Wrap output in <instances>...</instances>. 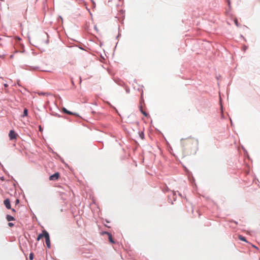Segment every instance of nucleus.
I'll return each mask as SVG.
<instances>
[{
    "mask_svg": "<svg viewBox=\"0 0 260 260\" xmlns=\"http://www.w3.org/2000/svg\"><path fill=\"white\" fill-rule=\"evenodd\" d=\"M198 140L193 138H187L181 140V144L184 151L188 152L198 146Z\"/></svg>",
    "mask_w": 260,
    "mask_h": 260,
    "instance_id": "nucleus-1",
    "label": "nucleus"
},
{
    "mask_svg": "<svg viewBox=\"0 0 260 260\" xmlns=\"http://www.w3.org/2000/svg\"><path fill=\"white\" fill-rule=\"evenodd\" d=\"M44 237L45 239L46 244L48 248H50L51 246V243L50 240L49 235L47 232H45V235H44Z\"/></svg>",
    "mask_w": 260,
    "mask_h": 260,
    "instance_id": "nucleus-2",
    "label": "nucleus"
},
{
    "mask_svg": "<svg viewBox=\"0 0 260 260\" xmlns=\"http://www.w3.org/2000/svg\"><path fill=\"white\" fill-rule=\"evenodd\" d=\"M9 137L11 140L14 139L16 140L18 137V135L15 132L14 130H11L9 133Z\"/></svg>",
    "mask_w": 260,
    "mask_h": 260,
    "instance_id": "nucleus-3",
    "label": "nucleus"
},
{
    "mask_svg": "<svg viewBox=\"0 0 260 260\" xmlns=\"http://www.w3.org/2000/svg\"><path fill=\"white\" fill-rule=\"evenodd\" d=\"M60 177V174L58 172H56L54 174L51 175L49 177V180L50 181H56Z\"/></svg>",
    "mask_w": 260,
    "mask_h": 260,
    "instance_id": "nucleus-4",
    "label": "nucleus"
},
{
    "mask_svg": "<svg viewBox=\"0 0 260 260\" xmlns=\"http://www.w3.org/2000/svg\"><path fill=\"white\" fill-rule=\"evenodd\" d=\"M4 204L7 209H11V204H10V201L9 200V199H6L4 201Z\"/></svg>",
    "mask_w": 260,
    "mask_h": 260,
    "instance_id": "nucleus-5",
    "label": "nucleus"
},
{
    "mask_svg": "<svg viewBox=\"0 0 260 260\" xmlns=\"http://www.w3.org/2000/svg\"><path fill=\"white\" fill-rule=\"evenodd\" d=\"M104 234H107L108 236L109 241L111 243H114L115 242L113 239L112 234L109 232H105Z\"/></svg>",
    "mask_w": 260,
    "mask_h": 260,
    "instance_id": "nucleus-6",
    "label": "nucleus"
},
{
    "mask_svg": "<svg viewBox=\"0 0 260 260\" xmlns=\"http://www.w3.org/2000/svg\"><path fill=\"white\" fill-rule=\"evenodd\" d=\"M45 232H47L45 230H43V232H42V234H40L38 235L37 238V240L38 241H39L40 239H41L42 238L44 237V235H45Z\"/></svg>",
    "mask_w": 260,
    "mask_h": 260,
    "instance_id": "nucleus-7",
    "label": "nucleus"
},
{
    "mask_svg": "<svg viewBox=\"0 0 260 260\" xmlns=\"http://www.w3.org/2000/svg\"><path fill=\"white\" fill-rule=\"evenodd\" d=\"M62 111L64 113H66V114H68L69 115H75L74 113H73V112L70 111H68V110H67L65 108H62Z\"/></svg>",
    "mask_w": 260,
    "mask_h": 260,
    "instance_id": "nucleus-8",
    "label": "nucleus"
},
{
    "mask_svg": "<svg viewBox=\"0 0 260 260\" xmlns=\"http://www.w3.org/2000/svg\"><path fill=\"white\" fill-rule=\"evenodd\" d=\"M6 219L8 221H13L15 220V218L13 216L9 215H7Z\"/></svg>",
    "mask_w": 260,
    "mask_h": 260,
    "instance_id": "nucleus-9",
    "label": "nucleus"
},
{
    "mask_svg": "<svg viewBox=\"0 0 260 260\" xmlns=\"http://www.w3.org/2000/svg\"><path fill=\"white\" fill-rule=\"evenodd\" d=\"M28 115V110L26 108H25L24 109L23 111V115H22L23 117L24 116H27Z\"/></svg>",
    "mask_w": 260,
    "mask_h": 260,
    "instance_id": "nucleus-10",
    "label": "nucleus"
},
{
    "mask_svg": "<svg viewBox=\"0 0 260 260\" xmlns=\"http://www.w3.org/2000/svg\"><path fill=\"white\" fill-rule=\"evenodd\" d=\"M238 238L239 239L241 240V241H245V242H246V240L245 239V238L244 237H243L241 235H239L238 236Z\"/></svg>",
    "mask_w": 260,
    "mask_h": 260,
    "instance_id": "nucleus-11",
    "label": "nucleus"
},
{
    "mask_svg": "<svg viewBox=\"0 0 260 260\" xmlns=\"http://www.w3.org/2000/svg\"><path fill=\"white\" fill-rule=\"evenodd\" d=\"M29 258L30 260H32L34 258V254L33 253H30L29 254Z\"/></svg>",
    "mask_w": 260,
    "mask_h": 260,
    "instance_id": "nucleus-12",
    "label": "nucleus"
},
{
    "mask_svg": "<svg viewBox=\"0 0 260 260\" xmlns=\"http://www.w3.org/2000/svg\"><path fill=\"white\" fill-rule=\"evenodd\" d=\"M234 22H235V24L236 25V26H237V27H239V23H238V20H237V19H235L234 20Z\"/></svg>",
    "mask_w": 260,
    "mask_h": 260,
    "instance_id": "nucleus-13",
    "label": "nucleus"
},
{
    "mask_svg": "<svg viewBox=\"0 0 260 260\" xmlns=\"http://www.w3.org/2000/svg\"><path fill=\"white\" fill-rule=\"evenodd\" d=\"M8 225H9V226L10 227H12V226H14V224H13V223H12V222H9V223H8Z\"/></svg>",
    "mask_w": 260,
    "mask_h": 260,
    "instance_id": "nucleus-14",
    "label": "nucleus"
},
{
    "mask_svg": "<svg viewBox=\"0 0 260 260\" xmlns=\"http://www.w3.org/2000/svg\"><path fill=\"white\" fill-rule=\"evenodd\" d=\"M19 203V200L18 199H17L16 200V204H18Z\"/></svg>",
    "mask_w": 260,
    "mask_h": 260,
    "instance_id": "nucleus-15",
    "label": "nucleus"
},
{
    "mask_svg": "<svg viewBox=\"0 0 260 260\" xmlns=\"http://www.w3.org/2000/svg\"><path fill=\"white\" fill-rule=\"evenodd\" d=\"M142 113L145 116H147V114L145 112L142 111Z\"/></svg>",
    "mask_w": 260,
    "mask_h": 260,
    "instance_id": "nucleus-16",
    "label": "nucleus"
},
{
    "mask_svg": "<svg viewBox=\"0 0 260 260\" xmlns=\"http://www.w3.org/2000/svg\"><path fill=\"white\" fill-rule=\"evenodd\" d=\"M8 84H6V83L4 84V86H5V87H8Z\"/></svg>",
    "mask_w": 260,
    "mask_h": 260,
    "instance_id": "nucleus-17",
    "label": "nucleus"
},
{
    "mask_svg": "<svg viewBox=\"0 0 260 260\" xmlns=\"http://www.w3.org/2000/svg\"><path fill=\"white\" fill-rule=\"evenodd\" d=\"M12 211L13 212H15V209H12Z\"/></svg>",
    "mask_w": 260,
    "mask_h": 260,
    "instance_id": "nucleus-18",
    "label": "nucleus"
},
{
    "mask_svg": "<svg viewBox=\"0 0 260 260\" xmlns=\"http://www.w3.org/2000/svg\"><path fill=\"white\" fill-rule=\"evenodd\" d=\"M259 260H260V258H259Z\"/></svg>",
    "mask_w": 260,
    "mask_h": 260,
    "instance_id": "nucleus-19",
    "label": "nucleus"
}]
</instances>
